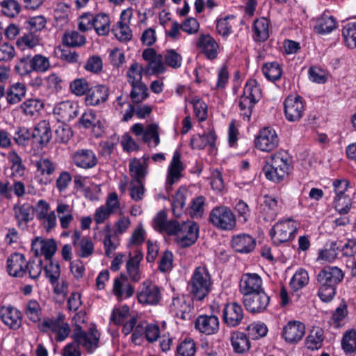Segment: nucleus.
I'll return each instance as SVG.
<instances>
[{
  "instance_id": "1",
  "label": "nucleus",
  "mask_w": 356,
  "mask_h": 356,
  "mask_svg": "<svg viewBox=\"0 0 356 356\" xmlns=\"http://www.w3.org/2000/svg\"><path fill=\"white\" fill-rule=\"evenodd\" d=\"M289 165L290 159L287 154L277 152L266 159L263 171L267 179L279 183L288 174Z\"/></svg>"
},
{
  "instance_id": "2",
  "label": "nucleus",
  "mask_w": 356,
  "mask_h": 356,
  "mask_svg": "<svg viewBox=\"0 0 356 356\" xmlns=\"http://www.w3.org/2000/svg\"><path fill=\"white\" fill-rule=\"evenodd\" d=\"M211 285L209 270L205 267L200 266L193 273L188 283V289L194 299L202 300L211 291Z\"/></svg>"
},
{
  "instance_id": "3",
  "label": "nucleus",
  "mask_w": 356,
  "mask_h": 356,
  "mask_svg": "<svg viewBox=\"0 0 356 356\" xmlns=\"http://www.w3.org/2000/svg\"><path fill=\"white\" fill-rule=\"evenodd\" d=\"M38 329L42 332L51 331L56 334L58 341H64L70 333V327L65 322V315L59 313L56 317H47L38 324Z\"/></svg>"
},
{
  "instance_id": "4",
  "label": "nucleus",
  "mask_w": 356,
  "mask_h": 356,
  "mask_svg": "<svg viewBox=\"0 0 356 356\" xmlns=\"http://www.w3.org/2000/svg\"><path fill=\"white\" fill-rule=\"evenodd\" d=\"M72 338L88 353H92L99 347L100 333L95 327L86 332L79 325L76 324Z\"/></svg>"
},
{
  "instance_id": "5",
  "label": "nucleus",
  "mask_w": 356,
  "mask_h": 356,
  "mask_svg": "<svg viewBox=\"0 0 356 356\" xmlns=\"http://www.w3.org/2000/svg\"><path fill=\"white\" fill-rule=\"evenodd\" d=\"M210 222L222 230H231L236 226V217L232 211L227 207H216L209 215Z\"/></svg>"
},
{
  "instance_id": "6",
  "label": "nucleus",
  "mask_w": 356,
  "mask_h": 356,
  "mask_svg": "<svg viewBox=\"0 0 356 356\" xmlns=\"http://www.w3.org/2000/svg\"><path fill=\"white\" fill-rule=\"evenodd\" d=\"M297 227L294 221L289 219L276 223L270 231L274 243L278 245L291 239L296 232Z\"/></svg>"
},
{
  "instance_id": "7",
  "label": "nucleus",
  "mask_w": 356,
  "mask_h": 356,
  "mask_svg": "<svg viewBox=\"0 0 356 356\" xmlns=\"http://www.w3.org/2000/svg\"><path fill=\"white\" fill-rule=\"evenodd\" d=\"M243 301L248 311L251 313H260L267 309L270 302V297L264 289L251 295L243 296Z\"/></svg>"
},
{
  "instance_id": "8",
  "label": "nucleus",
  "mask_w": 356,
  "mask_h": 356,
  "mask_svg": "<svg viewBox=\"0 0 356 356\" xmlns=\"http://www.w3.org/2000/svg\"><path fill=\"white\" fill-rule=\"evenodd\" d=\"M284 114L289 122L299 121L303 116L305 105L300 96H289L284 102Z\"/></svg>"
},
{
  "instance_id": "9",
  "label": "nucleus",
  "mask_w": 356,
  "mask_h": 356,
  "mask_svg": "<svg viewBox=\"0 0 356 356\" xmlns=\"http://www.w3.org/2000/svg\"><path fill=\"white\" fill-rule=\"evenodd\" d=\"M199 227L193 221H183L177 237V243L181 248H187L195 243L198 238Z\"/></svg>"
},
{
  "instance_id": "10",
  "label": "nucleus",
  "mask_w": 356,
  "mask_h": 356,
  "mask_svg": "<svg viewBox=\"0 0 356 356\" xmlns=\"http://www.w3.org/2000/svg\"><path fill=\"white\" fill-rule=\"evenodd\" d=\"M256 147L263 152H270L279 145V138L275 130L264 128L255 140Z\"/></svg>"
},
{
  "instance_id": "11",
  "label": "nucleus",
  "mask_w": 356,
  "mask_h": 356,
  "mask_svg": "<svg viewBox=\"0 0 356 356\" xmlns=\"http://www.w3.org/2000/svg\"><path fill=\"white\" fill-rule=\"evenodd\" d=\"M262 279L257 273H245L239 282V291L243 296L264 290Z\"/></svg>"
},
{
  "instance_id": "12",
  "label": "nucleus",
  "mask_w": 356,
  "mask_h": 356,
  "mask_svg": "<svg viewBox=\"0 0 356 356\" xmlns=\"http://www.w3.org/2000/svg\"><path fill=\"white\" fill-rule=\"evenodd\" d=\"M72 244L76 254L81 258H87L94 252V244L88 237H81V232L74 230L72 236Z\"/></svg>"
},
{
  "instance_id": "13",
  "label": "nucleus",
  "mask_w": 356,
  "mask_h": 356,
  "mask_svg": "<svg viewBox=\"0 0 356 356\" xmlns=\"http://www.w3.org/2000/svg\"><path fill=\"white\" fill-rule=\"evenodd\" d=\"M0 318L2 322L12 330H16L22 325V312L11 305L1 307Z\"/></svg>"
},
{
  "instance_id": "14",
  "label": "nucleus",
  "mask_w": 356,
  "mask_h": 356,
  "mask_svg": "<svg viewBox=\"0 0 356 356\" xmlns=\"http://www.w3.org/2000/svg\"><path fill=\"white\" fill-rule=\"evenodd\" d=\"M244 313L243 308L236 302L227 304L223 309V320L231 327H236L243 321Z\"/></svg>"
},
{
  "instance_id": "15",
  "label": "nucleus",
  "mask_w": 356,
  "mask_h": 356,
  "mask_svg": "<svg viewBox=\"0 0 356 356\" xmlns=\"http://www.w3.org/2000/svg\"><path fill=\"white\" fill-rule=\"evenodd\" d=\"M74 163L79 168L90 169L97 163V158L95 152L88 149H81L76 151L72 155Z\"/></svg>"
},
{
  "instance_id": "16",
  "label": "nucleus",
  "mask_w": 356,
  "mask_h": 356,
  "mask_svg": "<svg viewBox=\"0 0 356 356\" xmlns=\"http://www.w3.org/2000/svg\"><path fill=\"white\" fill-rule=\"evenodd\" d=\"M277 200L271 196L264 195L260 204V218L266 222L273 221L278 213Z\"/></svg>"
},
{
  "instance_id": "17",
  "label": "nucleus",
  "mask_w": 356,
  "mask_h": 356,
  "mask_svg": "<svg viewBox=\"0 0 356 356\" xmlns=\"http://www.w3.org/2000/svg\"><path fill=\"white\" fill-rule=\"evenodd\" d=\"M78 113L77 105L70 101L60 102L54 108V113L59 121L70 122L76 118Z\"/></svg>"
},
{
  "instance_id": "18",
  "label": "nucleus",
  "mask_w": 356,
  "mask_h": 356,
  "mask_svg": "<svg viewBox=\"0 0 356 356\" xmlns=\"http://www.w3.org/2000/svg\"><path fill=\"white\" fill-rule=\"evenodd\" d=\"M161 299L159 287L151 283L144 282L143 289L138 294L139 302L147 305H156Z\"/></svg>"
},
{
  "instance_id": "19",
  "label": "nucleus",
  "mask_w": 356,
  "mask_h": 356,
  "mask_svg": "<svg viewBox=\"0 0 356 356\" xmlns=\"http://www.w3.org/2000/svg\"><path fill=\"white\" fill-rule=\"evenodd\" d=\"M32 138L41 146L47 145L51 137L52 132L50 123L47 120H42L38 122L31 134Z\"/></svg>"
},
{
  "instance_id": "20",
  "label": "nucleus",
  "mask_w": 356,
  "mask_h": 356,
  "mask_svg": "<svg viewBox=\"0 0 356 356\" xmlns=\"http://www.w3.org/2000/svg\"><path fill=\"white\" fill-rule=\"evenodd\" d=\"M32 249L35 250V254L44 255V258L50 261L56 251V244L54 239L44 240L36 238L32 242Z\"/></svg>"
},
{
  "instance_id": "21",
  "label": "nucleus",
  "mask_w": 356,
  "mask_h": 356,
  "mask_svg": "<svg viewBox=\"0 0 356 356\" xmlns=\"http://www.w3.org/2000/svg\"><path fill=\"white\" fill-rule=\"evenodd\" d=\"M305 332V325L300 321L289 322L284 327L282 336L286 341L295 343L300 341Z\"/></svg>"
},
{
  "instance_id": "22",
  "label": "nucleus",
  "mask_w": 356,
  "mask_h": 356,
  "mask_svg": "<svg viewBox=\"0 0 356 356\" xmlns=\"http://www.w3.org/2000/svg\"><path fill=\"white\" fill-rule=\"evenodd\" d=\"M183 170L184 166L181 161V154L179 151H175L168 169L167 188H170L179 179Z\"/></svg>"
},
{
  "instance_id": "23",
  "label": "nucleus",
  "mask_w": 356,
  "mask_h": 356,
  "mask_svg": "<svg viewBox=\"0 0 356 356\" xmlns=\"http://www.w3.org/2000/svg\"><path fill=\"white\" fill-rule=\"evenodd\" d=\"M343 278L342 270L336 266H326L318 275V283L330 284L336 286Z\"/></svg>"
},
{
  "instance_id": "24",
  "label": "nucleus",
  "mask_w": 356,
  "mask_h": 356,
  "mask_svg": "<svg viewBox=\"0 0 356 356\" xmlns=\"http://www.w3.org/2000/svg\"><path fill=\"white\" fill-rule=\"evenodd\" d=\"M195 328L206 334H213L219 329V321L217 316H200L195 321Z\"/></svg>"
},
{
  "instance_id": "25",
  "label": "nucleus",
  "mask_w": 356,
  "mask_h": 356,
  "mask_svg": "<svg viewBox=\"0 0 356 356\" xmlns=\"http://www.w3.org/2000/svg\"><path fill=\"white\" fill-rule=\"evenodd\" d=\"M8 273L13 277H23L26 274L27 265L24 256L20 253L13 254L7 261Z\"/></svg>"
},
{
  "instance_id": "26",
  "label": "nucleus",
  "mask_w": 356,
  "mask_h": 356,
  "mask_svg": "<svg viewBox=\"0 0 356 356\" xmlns=\"http://www.w3.org/2000/svg\"><path fill=\"white\" fill-rule=\"evenodd\" d=\"M197 47L207 58L213 60L217 57L218 45L209 35H202L200 37Z\"/></svg>"
},
{
  "instance_id": "27",
  "label": "nucleus",
  "mask_w": 356,
  "mask_h": 356,
  "mask_svg": "<svg viewBox=\"0 0 356 356\" xmlns=\"http://www.w3.org/2000/svg\"><path fill=\"white\" fill-rule=\"evenodd\" d=\"M108 97V88L104 86H96L89 88L85 101L88 105L97 106L106 102Z\"/></svg>"
},
{
  "instance_id": "28",
  "label": "nucleus",
  "mask_w": 356,
  "mask_h": 356,
  "mask_svg": "<svg viewBox=\"0 0 356 356\" xmlns=\"http://www.w3.org/2000/svg\"><path fill=\"white\" fill-rule=\"evenodd\" d=\"M232 245L236 252L248 253L254 249L255 241L254 238L248 234H239L233 236Z\"/></svg>"
},
{
  "instance_id": "29",
  "label": "nucleus",
  "mask_w": 356,
  "mask_h": 356,
  "mask_svg": "<svg viewBox=\"0 0 356 356\" xmlns=\"http://www.w3.org/2000/svg\"><path fill=\"white\" fill-rule=\"evenodd\" d=\"M134 286L128 282L125 275H122L114 280L113 291L118 299L121 300L124 296L130 298L134 295Z\"/></svg>"
},
{
  "instance_id": "30",
  "label": "nucleus",
  "mask_w": 356,
  "mask_h": 356,
  "mask_svg": "<svg viewBox=\"0 0 356 356\" xmlns=\"http://www.w3.org/2000/svg\"><path fill=\"white\" fill-rule=\"evenodd\" d=\"M143 258V253L139 250H136L134 252V256L130 257L127 262L126 267L127 273L130 279L134 282H138L141 278L139 267Z\"/></svg>"
},
{
  "instance_id": "31",
  "label": "nucleus",
  "mask_w": 356,
  "mask_h": 356,
  "mask_svg": "<svg viewBox=\"0 0 356 356\" xmlns=\"http://www.w3.org/2000/svg\"><path fill=\"white\" fill-rule=\"evenodd\" d=\"M171 308L175 315L183 320L190 319L191 317L193 307L184 297L173 298Z\"/></svg>"
},
{
  "instance_id": "32",
  "label": "nucleus",
  "mask_w": 356,
  "mask_h": 356,
  "mask_svg": "<svg viewBox=\"0 0 356 356\" xmlns=\"http://www.w3.org/2000/svg\"><path fill=\"white\" fill-rule=\"evenodd\" d=\"M131 181H143L147 175V164L145 161L134 159L130 161L129 164Z\"/></svg>"
},
{
  "instance_id": "33",
  "label": "nucleus",
  "mask_w": 356,
  "mask_h": 356,
  "mask_svg": "<svg viewBox=\"0 0 356 356\" xmlns=\"http://www.w3.org/2000/svg\"><path fill=\"white\" fill-rule=\"evenodd\" d=\"M336 27L337 22L334 18L324 13L317 19L314 30L318 34H326L332 32Z\"/></svg>"
},
{
  "instance_id": "34",
  "label": "nucleus",
  "mask_w": 356,
  "mask_h": 356,
  "mask_svg": "<svg viewBox=\"0 0 356 356\" xmlns=\"http://www.w3.org/2000/svg\"><path fill=\"white\" fill-rule=\"evenodd\" d=\"M25 95V86L21 83H15L6 91V101L9 104H15L21 102Z\"/></svg>"
},
{
  "instance_id": "35",
  "label": "nucleus",
  "mask_w": 356,
  "mask_h": 356,
  "mask_svg": "<svg viewBox=\"0 0 356 356\" xmlns=\"http://www.w3.org/2000/svg\"><path fill=\"white\" fill-rule=\"evenodd\" d=\"M62 41L66 47L76 48L83 46L86 38L76 31H67L63 35Z\"/></svg>"
},
{
  "instance_id": "36",
  "label": "nucleus",
  "mask_w": 356,
  "mask_h": 356,
  "mask_svg": "<svg viewBox=\"0 0 356 356\" xmlns=\"http://www.w3.org/2000/svg\"><path fill=\"white\" fill-rule=\"evenodd\" d=\"M216 136L214 131H211L203 135L193 136L191 140V145L193 148L204 149L207 145L211 147L215 145Z\"/></svg>"
},
{
  "instance_id": "37",
  "label": "nucleus",
  "mask_w": 356,
  "mask_h": 356,
  "mask_svg": "<svg viewBox=\"0 0 356 356\" xmlns=\"http://www.w3.org/2000/svg\"><path fill=\"white\" fill-rule=\"evenodd\" d=\"M232 347L236 353H243L250 348V341L246 335L241 332H234L230 337Z\"/></svg>"
},
{
  "instance_id": "38",
  "label": "nucleus",
  "mask_w": 356,
  "mask_h": 356,
  "mask_svg": "<svg viewBox=\"0 0 356 356\" xmlns=\"http://www.w3.org/2000/svg\"><path fill=\"white\" fill-rule=\"evenodd\" d=\"M93 28L99 35H106L110 31V19L108 15L99 13L94 17Z\"/></svg>"
},
{
  "instance_id": "39",
  "label": "nucleus",
  "mask_w": 356,
  "mask_h": 356,
  "mask_svg": "<svg viewBox=\"0 0 356 356\" xmlns=\"http://www.w3.org/2000/svg\"><path fill=\"white\" fill-rule=\"evenodd\" d=\"M262 72L265 77L273 82L280 79L282 74L281 67L277 62L265 63L262 67Z\"/></svg>"
},
{
  "instance_id": "40",
  "label": "nucleus",
  "mask_w": 356,
  "mask_h": 356,
  "mask_svg": "<svg viewBox=\"0 0 356 356\" xmlns=\"http://www.w3.org/2000/svg\"><path fill=\"white\" fill-rule=\"evenodd\" d=\"M339 249V248L336 241L327 243L324 248L319 251L318 259L328 262L333 261L337 257Z\"/></svg>"
},
{
  "instance_id": "41",
  "label": "nucleus",
  "mask_w": 356,
  "mask_h": 356,
  "mask_svg": "<svg viewBox=\"0 0 356 356\" xmlns=\"http://www.w3.org/2000/svg\"><path fill=\"white\" fill-rule=\"evenodd\" d=\"M26 317L33 323L40 321L42 317V309L39 302L35 300H29L25 307L24 310Z\"/></svg>"
},
{
  "instance_id": "42",
  "label": "nucleus",
  "mask_w": 356,
  "mask_h": 356,
  "mask_svg": "<svg viewBox=\"0 0 356 356\" xmlns=\"http://www.w3.org/2000/svg\"><path fill=\"white\" fill-rule=\"evenodd\" d=\"M1 4L2 13L10 18L17 17L22 8V5L17 0H3Z\"/></svg>"
},
{
  "instance_id": "43",
  "label": "nucleus",
  "mask_w": 356,
  "mask_h": 356,
  "mask_svg": "<svg viewBox=\"0 0 356 356\" xmlns=\"http://www.w3.org/2000/svg\"><path fill=\"white\" fill-rule=\"evenodd\" d=\"M143 140L149 144L150 147H156L160 143L159 126L156 124H150L145 129Z\"/></svg>"
},
{
  "instance_id": "44",
  "label": "nucleus",
  "mask_w": 356,
  "mask_h": 356,
  "mask_svg": "<svg viewBox=\"0 0 356 356\" xmlns=\"http://www.w3.org/2000/svg\"><path fill=\"white\" fill-rule=\"evenodd\" d=\"M43 107V102L38 99H26L20 106L22 112L29 116H33L39 113Z\"/></svg>"
},
{
  "instance_id": "45",
  "label": "nucleus",
  "mask_w": 356,
  "mask_h": 356,
  "mask_svg": "<svg viewBox=\"0 0 356 356\" xmlns=\"http://www.w3.org/2000/svg\"><path fill=\"white\" fill-rule=\"evenodd\" d=\"M13 210L15 217L19 225L22 222L26 223L32 219L31 212L33 211V207L29 204L15 205Z\"/></svg>"
},
{
  "instance_id": "46",
  "label": "nucleus",
  "mask_w": 356,
  "mask_h": 356,
  "mask_svg": "<svg viewBox=\"0 0 356 356\" xmlns=\"http://www.w3.org/2000/svg\"><path fill=\"white\" fill-rule=\"evenodd\" d=\"M341 347L346 353H353L356 351V330L354 329L346 331L341 339Z\"/></svg>"
},
{
  "instance_id": "47",
  "label": "nucleus",
  "mask_w": 356,
  "mask_h": 356,
  "mask_svg": "<svg viewBox=\"0 0 356 356\" xmlns=\"http://www.w3.org/2000/svg\"><path fill=\"white\" fill-rule=\"evenodd\" d=\"M254 30L257 40L264 41L267 40L269 36V24L267 19L262 17L255 20Z\"/></svg>"
},
{
  "instance_id": "48",
  "label": "nucleus",
  "mask_w": 356,
  "mask_h": 356,
  "mask_svg": "<svg viewBox=\"0 0 356 356\" xmlns=\"http://www.w3.org/2000/svg\"><path fill=\"white\" fill-rule=\"evenodd\" d=\"M143 71V67L140 64L137 62L133 63L127 72L128 83L130 85L143 83L142 82Z\"/></svg>"
},
{
  "instance_id": "49",
  "label": "nucleus",
  "mask_w": 356,
  "mask_h": 356,
  "mask_svg": "<svg viewBox=\"0 0 356 356\" xmlns=\"http://www.w3.org/2000/svg\"><path fill=\"white\" fill-rule=\"evenodd\" d=\"M342 35L348 48H356V23H349L344 26L342 29Z\"/></svg>"
},
{
  "instance_id": "50",
  "label": "nucleus",
  "mask_w": 356,
  "mask_h": 356,
  "mask_svg": "<svg viewBox=\"0 0 356 356\" xmlns=\"http://www.w3.org/2000/svg\"><path fill=\"white\" fill-rule=\"evenodd\" d=\"M165 65V62L163 63V56L159 54L156 57V58L147 63L145 72L149 74H162L166 70Z\"/></svg>"
},
{
  "instance_id": "51",
  "label": "nucleus",
  "mask_w": 356,
  "mask_h": 356,
  "mask_svg": "<svg viewBox=\"0 0 356 356\" xmlns=\"http://www.w3.org/2000/svg\"><path fill=\"white\" fill-rule=\"evenodd\" d=\"M165 64L172 68L177 69L181 67L182 57L174 49H168L163 56Z\"/></svg>"
},
{
  "instance_id": "52",
  "label": "nucleus",
  "mask_w": 356,
  "mask_h": 356,
  "mask_svg": "<svg viewBox=\"0 0 356 356\" xmlns=\"http://www.w3.org/2000/svg\"><path fill=\"white\" fill-rule=\"evenodd\" d=\"M352 200L349 196L334 197L333 207L341 215L347 214L351 208Z\"/></svg>"
},
{
  "instance_id": "53",
  "label": "nucleus",
  "mask_w": 356,
  "mask_h": 356,
  "mask_svg": "<svg viewBox=\"0 0 356 356\" xmlns=\"http://www.w3.org/2000/svg\"><path fill=\"white\" fill-rule=\"evenodd\" d=\"M132 90L130 97L133 102L140 103L145 99L148 96L147 87L145 83L131 85Z\"/></svg>"
},
{
  "instance_id": "54",
  "label": "nucleus",
  "mask_w": 356,
  "mask_h": 356,
  "mask_svg": "<svg viewBox=\"0 0 356 356\" xmlns=\"http://www.w3.org/2000/svg\"><path fill=\"white\" fill-rule=\"evenodd\" d=\"M309 275L306 270H300L293 276L290 284L295 291L299 290L308 284Z\"/></svg>"
},
{
  "instance_id": "55",
  "label": "nucleus",
  "mask_w": 356,
  "mask_h": 356,
  "mask_svg": "<svg viewBox=\"0 0 356 356\" xmlns=\"http://www.w3.org/2000/svg\"><path fill=\"white\" fill-rule=\"evenodd\" d=\"M47 20L42 15L35 16L26 21L24 24L26 29L31 32H37L45 28Z\"/></svg>"
},
{
  "instance_id": "56",
  "label": "nucleus",
  "mask_w": 356,
  "mask_h": 356,
  "mask_svg": "<svg viewBox=\"0 0 356 356\" xmlns=\"http://www.w3.org/2000/svg\"><path fill=\"white\" fill-rule=\"evenodd\" d=\"M15 69L21 75H25L33 72L32 57L29 55L23 56L19 59Z\"/></svg>"
},
{
  "instance_id": "57",
  "label": "nucleus",
  "mask_w": 356,
  "mask_h": 356,
  "mask_svg": "<svg viewBox=\"0 0 356 356\" xmlns=\"http://www.w3.org/2000/svg\"><path fill=\"white\" fill-rule=\"evenodd\" d=\"M44 273L47 278L49 279L52 284H56L60 274L59 264L57 262L54 263L52 260H50L49 264L46 265L44 268Z\"/></svg>"
},
{
  "instance_id": "58",
  "label": "nucleus",
  "mask_w": 356,
  "mask_h": 356,
  "mask_svg": "<svg viewBox=\"0 0 356 356\" xmlns=\"http://www.w3.org/2000/svg\"><path fill=\"white\" fill-rule=\"evenodd\" d=\"M243 97H247L254 102H257L260 97L259 88L257 86L256 80H249L247 81L244 90Z\"/></svg>"
},
{
  "instance_id": "59",
  "label": "nucleus",
  "mask_w": 356,
  "mask_h": 356,
  "mask_svg": "<svg viewBox=\"0 0 356 356\" xmlns=\"http://www.w3.org/2000/svg\"><path fill=\"white\" fill-rule=\"evenodd\" d=\"M33 71L44 72L50 67V62L47 57L41 54H36L32 57Z\"/></svg>"
},
{
  "instance_id": "60",
  "label": "nucleus",
  "mask_w": 356,
  "mask_h": 356,
  "mask_svg": "<svg viewBox=\"0 0 356 356\" xmlns=\"http://www.w3.org/2000/svg\"><path fill=\"white\" fill-rule=\"evenodd\" d=\"M318 296L323 302H329L333 299L335 295L334 285L330 284L318 283Z\"/></svg>"
},
{
  "instance_id": "61",
  "label": "nucleus",
  "mask_w": 356,
  "mask_h": 356,
  "mask_svg": "<svg viewBox=\"0 0 356 356\" xmlns=\"http://www.w3.org/2000/svg\"><path fill=\"white\" fill-rule=\"evenodd\" d=\"M195 350V344L191 339H185L177 348L178 354L181 356H193Z\"/></svg>"
},
{
  "instance_id": "62",
  "label": "nucleus",
  "mask_w": 356,
  "mask_h": 356,
  "mask_svg": "<svg viewBox=\"0 0 356 356\" xmlns=\"http://www.w3.org/2000/svg\"><path fill=\"white\" fill-rule=\"evenodd\" d=\"M131 198L134 201H140L143 198L145 188L143 181H131L129 184Z\"/></svg>"
},
{
  "instance_id": "63",
  "label": "nucleus",
  "mask_w": 356,
  "mask_h": 356,
  "mask_svg": "<svg viewBox=\"0 0 356 356\" xmlns=\"http://www.w3.org/2000/svg\"><path fill=\"white\" fill-rule=\"evenodd\" d=\"M249 335L254 339H257L266 335L267 326L263 323H254L248 327Z\"/></svg>"
},
{
  "instance_id": "64",
  "label": "nucleus",
  "mask_w": 356,
  "mask_h": 356,
  "mask_svg": "<svg viewBox=\"0 0 356 356\" xmlns=\"http://www.w3.org/2000/svg\"><path fill=\"white\" fill-rule=\"evenodd\" d=\"M27 265L25 266L26 273L28 272L29 277L32 280H36L40 277L42 270V261L41 259L38 261H26Z\"/></svg>"
}]
</instances>
